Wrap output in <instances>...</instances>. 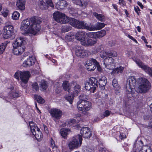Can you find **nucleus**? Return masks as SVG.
<instances>
[{
    "instance_id": "nucleus-3",
    "label": "nucleus",
    "mask_w": 152,
    "mask_h": 152,
    "mask_svg": "<svg viewBox=\"0 0 152 152\" xmlns=\"http://www.w3.org/2000/svg\"><path fill=\"white\" fill-rule=\"evenodd\" d=\"M82 137L79 134L73 137L68 144L70 150H73L80 146L82 144Z\"/></svg>"
},
{
    "instance_id": "nucleus-30",
    "label": "nucleus",
    "mask_w": 152,
    "mask_h": 152,
    "mask_svg": "<svg viewBox=\"0 0 152 152\" xmlns=\"http://www.w3.org/2000/svg\"><path fill=\"white\" fill-rule=\"evenodd\" d=\"M67 20L68 21L67 23H69L71 26L75 27L76 26V24H77L78 21L74 18L68 17Z\"/></svg>"
},
{
    "instance_id": "nucleus-54",
    "label": "nucleus",
    "mask_w": 152,
    "mask_h": 152,
    "mask_svg": "<svg viewBox=\"0 0 152 152\" xmlns=\"http://www.w3.org/2000/svg\"><path fill=\"white\" fill-rule=\"evenodd\" d=\"M83 152H94L93 150L87 147H84L83 149Z\"/></svg>"
},
{
    "instance_id": "nucleus-26",
    "label": "nucleus",
    "mask_w": 152,
    "mask_h": 152,
    "mask_svg": "<svg viewBox=\"0 0 152 152\" xmlns=\"http://www.w3.org/2000/svg\"><path fill=\"white\" fill-rule=\"evenodd\" d=\"M20 94L18 90H13L10 93L9 95V97L11 99H13L18 97Z\"/></svg>"
},
{
    "instance_id": "nucleus-53",
    "label": "nucleus",
    "mask_w": 152,
    "mask_h": 152,
    "mask_svg": "<svg viewBox=\"0 0 152 152\" xmlns=\"http://www.w3.org/2000/svg\"><path fill=\"white\" fill-rule=\"evenodd\" d=\"M115 69L117 73L118 74L119 73H121L124 70V68L121 66Z\"/></svg>"
},
{
    "instance_id": "nucleus-12",
    "label": "nucleus",
    "mask_w": 152,
    "mask_h": 152,
    "mask_svg": "<svg viewBox=\"0 0 152 152\" xmlns=\"http://www.w3.org/2000/svg\"><path fill=\"white\" fill-rule=\"evenodd\" d=\"M114 59L111 57H107L104 60V64L105 67L109 69H113L114 67Z\"/></svg>"
},
{
    "instance_id": "nucleus-58",
    "label": "nucleus",
    "mask_w": 152,
    "mask_h": 152,
    "mask_svg": "<svg viewBox=\"0 0 152 152\" xmlns=\"http://www.w3.org/2000/svg\"><path fill=\"white\" fill-rule=\"evenodd\" d=\"M119 3L120 5L122 6H124L126 5L124 0H119Z\"/></svg>"
},
{
    "instance_id": "nucleus-46",
    "label": "nucleus",
    "mask_w": 152,
    "mask_h": 152,
    "mask_svg": "<svg viewBox=\"0 0 152 152\" xmlns=\"http://www.w3.org/2000/svg\"><path fill=\"white\" fill-rule=\"evenodd\" d=\"M96 64H92V65L86 67L87 69L89 71H93L96 68Z\"/></svg>"
},
{
    "instance_id": "nucleus-45",
    "label": "nucleus",
    "mask_w": 152,
    "mask_h": 152,
    "mask_svg": "<svg viewBox=\"0 0 152 152\" xmlns=\"http://www.w3.org/2000/svg\"><path fill=\"white\" fill-rule=\"evenodd\" d=\"M86 35L88 37L91 38L96 39V32H88L86 33Z\"/></svg>"
},
{
    "instance_id": "nucleus-6",
    "label": "nucleus",
    "mask_w": 152,
    "mask_h": 152,
    "mask_svg": "<svg viewBox=\"0 0 152 152\" xmlns=\"http://www.w3.org/2000/svg\"><path fill=\"white\" fill-rule=\"evenodd\" d=\"M77 106L78 110L82 112V113L84 112L89 110L91 108V103L88 101H82L78 102Z\"/></svg>"
},
{
    "instance_id": "nucleus-47",
    "label": "nucleus",
    "mask_w": 152,
    "mask_h": 152,
    "mask_svg": "<svg viewBox=\"0 0 152 152\" xmlns=\"http://www.w3.org/2000/svg\"><path fill=\"white\" fill-rule=\"evenodd\" d=\"M6 44L3 43L0 45V54H2L4 51Z\"/></svg>"
},
{
    "instance_id": "nucleus-4",
    "label": "nucleus",
    "mask_w": 152,
    "mask_h": 152,
    "mask_svg": "<svg viewBox=\"0 0 152 152\" xmlns=\"http://www.w3.org/2000/svg\"><path fill=\"white\" fill-rule=\"evenodd\" d=\"M97 82V80L95 77H91L88 81L86 82L85 89L90 91L91 93H94L98 87Z\"/></svg>"
},
{
    "instance_id": "nucleus-50",
    "label": "nucleus",
    "mask_w": 152,
    "mask_h": 152,
    "mask_svg": "<svg viewBox=\"0 0 152 152\" xmlns=\"http://www.w3.org/2000/svg\"><path fill=\"white\" fill-rule=\"evenodd\" d=\"M32 88L34 91H37L39 90V87L38 84L37 83H32Z\"/></svg>"
},
{
    "instance_id": "nucleus-7",
    "label": "nucleus",
    "mask_w": 152,
    "mask_h": 152,
    "mask_svg": "<svg viewBox=\"0 0 152 152\" xmlns=\"http://www.w3.org/2000/svg\"><path fill=\"white\" fill-rule=\"evenodd\" d=\"M54 19L58 22L64 24L67 22V17L64 14L57 12L53 15Z\"/></svg>"
},
{
    "instance_id": "nucleus-44",
    "label": "nucleus",
    "mask_w": 152,
    "mask_h": 152,
    "mask_svg": "<svg viewBox=\"0 0 152 152\" xmlns=\"http://www.w3.org/2000/svg\"><path fill=\"white\" fill-rule=\"evenodd\" d=\"M35 96L38 102L40 103H43L44 102V100L40 96L37 95H35Z\"/></svg>"
},
{
    "instance_id": "nucleus-21",
    "label": "nucleus",
    "mask_w": 152,
    "mask_h": 152,
    "mask_svg": "<svg viewBox=\"0 0 152 152\" xmlns=\"http://www.w3.org/2000/svg\"><path fill=\"white\" fill-rule=\"evenodd\" d=\"M25 0H18L16 2V6L19 9L23 10L25 9Z\"/></svg>"
},
{
    "instance_id": "nucleus-28",
    "label": "nucleus",
    "mask_w": 152,
    "mask_h": 152,
    "mask_svg": "<svg viewBox=\"0 0 152 152\" xmlns=\"http://www.w3.org/2000/svg\"><path fill=\"white\" fill-rule=\"evenodd\" d=\"M72 84L73 85H75L73 88L74 91L72 93L75 95H77L80 91L81 87L79 84H77L75 82H73Z\"/></svg>"
},
{
    "instance_id": "nucleus-49",
    "label": "nucleus",
    "mask_w": 152,
    "mask_h": 152,
    "mask_svg": "<svg viewBox=\"0 0 152 152\" xmlns=\"http://www.w3.org/2000/svg\"><path fill=\"white\" fill-rule=\"evenodd\" d=\"M100 56L101 57L103 58L104 60L107 58L108 57L107 53L104 51H102L100 53Z\"/></svg>"
},
{
    "instance_id": "nucleus-11",
    "label": "nucleus",
    "mask_w": 152,
    "mask_h": 152,
    "mask_svg": "<svg viewBox=\"0 0 152 152\" xmlns=\"http://www.w3.org/2000/svg\"><path fill=\"white\" fill-rule=\"evenodd\" d=\"M50 113L55 120L59 119L62 115V112L61 111L56 108L51 109Z\"/></svg>"
},
{
    "instance_id": "nucleus-51",
    "label": "nucleus",
    "mask_w": 152,
    "mask_h": 152,
    "mask_svg": "<svg viewBox=\"0 0 152 152\" xmlns=\"http://www.w3.org/2000/svg\"><path fill=\"white\" fill-rule=\"evenodd\" d=\"M71 29V28L70 26H63L62 27V31L63 32H68Z\"/></svg>"
},
{
    "instance_id": "nucleus-20",
    "label": "nucleus",
    "mask_w": 152,
    "mask_h": 152,
    "mask_svg": "<svg viewBox=\"0 0 152 152\" xmlns=\"http://www.w3.org/2000/svg\"><path fill=\"white\" fill-rule=\"evenodd\" d=\"M99 83L100 87L102 89H104L107 83L106 78L105 77H102L99 80Z\"/></svg>"
},
{
    "instance_id": "nucleus-19",
    "label": "nucleus",
    "mask_w": 152,
    "mask_h": 152,
    "mask_svg": "<svg viewBox=\"0 0 152 152\" xmlns=\"http://www.w3.org/2000/svg\"><path fill=\"white\" fill-rule=\"evenodd\" d=\"M66 1L64 0L59 1L57 3L56 7L58 10L63 9L66 6Z\"/></svg>"
},
{
    "instance_id": "nucleus-9",
    "label": "nucleus",
    "mask_w": 152,
    "mask_h": 152,
    "mask_svg": "<svg viewBox=\"0 0 152 152\" xmlns=\"http://www.w3.org/2000/svg\"><path fill=\"white\" fill-rule=\"evenodd\" d=\"M75 52L76 55L81 58L88 56L91 54L90 52L88 50L83 49L78 46L76 47Z\"/></svg>"
},
{
    "instance_id": "nucleus-32",
    "label": "nucleus",
    "mask_w": 152,
    "mask_h": 152,
    "mask_svg": "<svg viewBox=\"0 0 152 152\" xmlns=\"http://www.w3.org/2000/svg\"><path fill=\"white\" fill-rule=\"evenodd\" d=\"M106 32L104 30H101L99 31L96 32V38H100L104 37L106 34Z\"/></svg>"
},
{
    "instance_id": "nucleus-13",
    "label": "nucleus",
    "mask_w": 152,
    "mask_h": 152,
    "mask_svg": "<svg viewBox=\"0 0 152 152\" xmlns=\"http://www.w3.org/2000/svg\"><path fill=\"white\" fill-rule=\"evenodd\" d=\"M80 133L85 138H89L91 135V133L89 128L88 127L82 128L80 130Z\"/></svg>"
},
{
    "instance_id": "nucleus-55",
    "label": "nucleus",
    "mask_w": 152,
    "mask_h": 152,
    "mask_svg": "<svg viewBox=\"0 0 152 152\" xmlns=\"http://www.w3.org/2000/svg\"><path fill=\"white\" fill-rule=\"evenodd\" d=\"M46 3L50 7H54V5L51 0H47L46 1Z\"/></svg>"
},
{
    "instance_id": "nucleus-2",
    "label": "nucleus",
    "mask_w": 152,
    "mask_h": 152,
    "mask_svg": "<svg viewBox=\"0 0 152 152\" xmlns=\"http://www.w3.org/2000/svg\"><path fill=\"white\" fill-rule=\"evenodd\" d=\"M150 87V83L147 79L140 78L139 79L138 87L136 91L138 93H145L149 90Z\"/></svg>"
},
{
    "instance_id": "nucleus-52",
    "label": "nucleus",
    "mask_w": 152,
    "mask_h": 152,
    "mask_svg": "<svg viewBox=\"0 0 152 152\" xmlns=\"http://www.w3.org/2000/svg\"><path fill=\"white\" fill-rule=\"evenodd\" d=\"M22 72L20 71H18L17 72H16L15 75H14V77L16 79L19 80V75L20 76V75L21 74Z\"/></svg>"
},
{
    "instance_id": "nucleus-64",
    "label": "nucleus",
    "mask_w": 152,
    "mask_h": 152,
    "mask_svg": "<svg viewBox=\"0 0 152 152\" xmlns=\"http://www.w3.org/2000/svg\"><path fill=\"white\" fill-rule=\"evenodd\" d=\"M76 122V120L74 119L71 120L68 122V123L69 124H70V125H71V123H72V124H74Z\"/></svg>"
},
{
    "instance_id": "nucleus-40",
    "label": "nucleus",
    "mask_w": 152,
    "mask_h": 152,
    "mask_svg": "<svg viewBox=\"0 0 152 152\" xmlns=\"http://www.w3.org/2000/svg\"><path fill=\"white\" fill-rule=\"evenodd\" d=\"M105 24L104 23H98L95 25L96 30H99L101 29L105 26Z\"/></svg>"
},
{
    "instance_id": "nucleus-5",
    "label": "nucleus",
    "mask_w": 152,
    "mask_h": 152,
    "mask_svg": "<svg viewBox=\"0 0 152 152\" xmlns=\"http://www.w3.org/2000/svg\"><path fill=\"white\" fill-rule=\"evenodd\" d=\"M136 84V80L134 77H131L127 79L126 85L127 94L133 93L135 91V87Z\"/></svg>"
},
{
    "instance_id": "nucleus-39",
    "label": "nucleus",
    "mask_w": 152,
    "mask_h": 152,
    "mask_svg": "<svg viewBox=\"0 0 152 152\" xmlns=\"http://www.w3.org/2000/svg\"><path fill=\"white\" fill-rule=\"evenodd\" d=\"M85 29L90 31L96 30L95 25H94L91 24L88 25L86 23Z\"/></svg>"
},
{
    "instance_id": "nucleus-1",
    "label": "nucleus",
    "mask_w": 152,
    "mask_h": 152,
    "mask_svg": "<svg viewBox=\"0 0 152 152\" xmlns=\"http://www.w3.org/2000/svg\"><path fill=\"white\" fill-rule=\"evenodd\" d=\"M41 21L34 18H28L23 20L20 29L23 34L27 35L29 34H36L39 30Z\"/></svg>"
},
{
    "instance_id": "nucleus-18",
    "label": "nucleus",
    "mask_w": 152,
    "mask_h": 152,
    "mask_svg": "<svg viewBox=\"0 0 152 152\" xmlns=\"http://www.w3.org/2000/svg\"><path fill=\"white\" fill-rule=\"evenodd\" d=\"M30 77V72L28 71L22 72L20 75V79L24 83H26Z\"/></svg>"
},
{
    "instance_id": "nucleus-62",
    "label": "nucleus",
    "mask_w": 152,
    "mask_h": 152,
    "mask_svg": "<svg viewBox=\"0 0 152 152\" xmlns=\"http://www.w3.org/2000/svg\"><path fill=\"white\" fill-rule=\"evenodd\" d=\"M45 4V3L43 1V0H40L39 2V5L40 6H42L44 5V4Z\"/></svg>"
},
{
    "instance_id": "nucleus-48",
    "label": "nucleus",
    "mask_w": 152,
    "mask_h": 152,
    "mask_svg": "<svg viewBox=\"0 0 152 152\" xmlns=\"http://www.w3.org/2000/svg\"><path fill=\"white\" fill-rule=\"evenodd\" d=\"M150 148L147 146H143L141 147L139 152H147L149 151Z\"/></svg>"
},
{
    "instance_id": "nucleus-43",
    "label": "nucleus",
    "mask_w": 152,
    "mask_h": 152,
    "mask_svg": "<svg viewBox=\"0 0 152 152\" xmlns=\"http://www.w3.org/2000/svg\"><path fill=\"white\" fill-rule=\"evenodd\" d=\"M79 98L80 100L78 102H82V101H87L88 96L86 95H81L79 96Z\"/></svg>"
},
{
    "instance_id": "nucleus-22",
    "label": "nucleus",
    "mask_w": 152,
    "mask_h": 152,
    "mask_svg": "<svg viewBox=\"0 0 152 152\" xmlns=\"http://www.w3.org/2000/svg\"><path fill=\"white\" fill-rule=\"evenodd\" d=\"M32 132L35 138L38 140L41 139L42 137V134L39 129V130H35L34 131H32Z\"/></svg>"
},
{
    "instance_id": "nucleus-24",
    "label": "nucleus",
    "mask_w": 152,
    "mask_h": 152,
    "mask_svg": "<svg viewBox=\"0 0 152 152\" xmlns=\"http://www.w3.org/2000/svg\"><path fill=\"white\" fill-rule=\"evenodd\" d=\"M73 2L77 5L83 7H86L88 4V2L86 1H84L83 0H73Z\"/></svg>"
},
{
    "instance_id": "nucleus-8",
    "label": "nucleus",
    "mask_w": 152,
    "mask_h": 152,
    "mask_svg": "<svg viewBox=\"0 0 152 152\" xmlns=\"http://www.w3.org/2000/svg\"><path fill=\"white\" fill-rule=\"evenodd\" d=\"M2 32L4 37L5 39H8L10 37L14 34V28L11 25L6 24L4 27Z\"/></svg>"
},
{
    "instance_id": "nucleus-17",
    "label": "nucleus",
    "mask_w": 152,
    "mask_h": 152,
    "mask_svg": "<svg viewBox=\"0 0 152 152\" xmlns=\"http://www.w3.org/2000/svg\"><path fill=\"white\" fill-rule=\"evenodd\" d=\"M25 47L24 45L18 46L13 47V53L16 55H18L22 53L25 50Z\"/></svg>"
},
{
    "instance_id": "nucleus-56",
    "label": "nucleus",
    "mask_w": 152,
    "mask_h": 152,
    "mask_svg": "<svg viewBox=\"0 0 152 152\" xmlns=\"http://www.w3.org/2000/svg\"><path fill=\"white\" fill-rule=\"evenodd\" d=\"M111 113V111H109L108 110H106L104 113L103 115L104 117H107L109 116Z\"/></svg>"
},
{
    "instance_id": "nucleus-61",
    "label": "nucleus",
    "mask_w": 152,
    "mask_h": 152,
    "mask_svg": "<svg viewBox=\"0 0 152 152\" xmlns=\"http://www.w3.org/2000/svg\"><path fill=\"white\" fill-rule=\"evenodd\" d=\"M134 9L135 11L137 13V14L139 15L138 12L140 11L139 7L137 6H135L134 7Z\"/></svg>"
},
{
    "instance_id": "nucleus-23",
    "label": "nucleus",
    "mask_w": 152,
    "mask_h": 152,
    "mask_svg": "<svg viewBox=\"0 0 152 152\" xmlns=\"http://www.w3.org/2000/svg\"><path fill=\"white\" fill-rule=\"evenodd\" d=\"M23 38L21 37H18L13 44V47L23 45Z\"/></svg>"
},
{
    "instance_id": "nucleus-41",
    "label": "nucleus",
    "mask_w": 152,
    "mask_h": 152,
    "mask_svg": "<svg viewBox=\"0 0 152 152\" xmlns=\"http://www.w3.org/2000/svg\"><path fill=\"white\" fill-rule=\"evenodd\" d=\"M117 56V53L114 51H110L107 53L108 57L112 58L113 57H116Z\"/></svg>"
},
{
    "instance_id": "nucleus-25",
    "label": "nucleus",
    "mask_w": 152,
    "mask_h": 152,
    "mask_svg": "<svg viewBox=\"0 0 152 152\" xmlns=\"http://www.w3.org/2000/svg\"><path fill=\"white\" fill-rule=\"evenodd\" d=\"M112 85L116 91V93L118 94L119 93L120 90V87L118 85L117 80L116 79H114L112 82Z\"/></svg>"
},
{
    "instance_id": "nucleus-36",
    "label": "nucleus",
    "mask_w": 152,
    "mask_h": 152,
    "mask_svg": "<svg viewBox=\"0 0 152 152\" xmlns=\"http://www.w3.org/2000/svg\"><path fill=\"white\" fill-rule=\"evenodd\" d=\"M86 24V23H85L84 22H80L78 21L77 23L76 24V26L75 27L79 28L84 29L85 28Z\"/></svg>"
},
{
    "instance_id": "nucleus-42",
    "label": "nucleus",
    "mask_w": 152,
    "mask_h": 152,
    "mask_svg": "<svg viewBox=\"0 0 152 152\" xmlns=\"http://www.w3.org/2000/svg\"><path fill=\"white\" fill-rule=\"evenodd\" d=\"M20 15L19 12L17 11H15L13 13L12 18L13 20H17L19 19Z\"/></svg>"
},
{
    "instance_id": "nucleus-27",
    "label": "nucleus",
    "mask_w": 152,
    "mask_h": 152,
    "mask_svg": "<svg viewBox=\"0 0 152 152\" xmlns=\"http://www.w3.org/2000/svg\"><path fill=\"white\" fill-rule=\"evenodd\" d=\"M39 83L40 88V89L41 91L45 90L48 88V83L46 81L42 80L39 82Z\"/></svg>"
},
{
    "instance_id": "nucleus-31",
    "label": "nucleus",
    "mask_w": 152,
    "mask_h": 152,
    "mask_svg": "<svg viewBox=\"0 0 152 152\" xmlns=\"http://www.w3.org/2000/svg\"><path fill=\"white\" fill-rule=\"evenodd\" d=\"M62 86L64 90L68 91L69 92H70V89L71 88V86L68 82L65 81L63 82Z\"/></svg>"
},
{
    "instance_id": "nucleus-35",
    "label": "nucleus",
    "mask_w": 152,
    "mask_h": 152,
    "mask_svg": "<svg viewBox=\"0 0 152 152\" xmlns=\"http://www.w3.org/2000/svg\"><path fill=\"white\" fill-rule=\"evenodd\" d=\"M71 94H69L68 95L66 96L65 99L69 101L71 104H72L73 102L74 96L75 95L72 92H71Z\"/></svg>"
},
{
    "instance_id": "nucleus-63",
    "label": "nucleus",
    "mask_w": 152,
    "mask_h": 152,
    "mask_svg": "<svg viewBox=\"0 0 152 152\" xmlns=\"http://www.w3.org/2000/svg\"><path fill=\"white\" fill-rule=\"evenodd\" d=\"M43 127L45 132L46 134H48L49 133V131L48 130V128L45 125H44Z\"/></svg>"
},
{
    "instance_id": "nucleus-57",
    "label": "nucleus",
    "mask_w": 152,
    "mask_h": 152,
    "mask_svg": "<svg viewBox=\"0 0 152 152\" xmlns=\"http://www.w3.org/2000/svg\"><path fill=\"white\" fill-rule=\"evenodd\" d=\"M50 146L53 149L56 148V145L55 144V142L53 140L52 138H51V140L50 143Z\"/></svg>"
},
{
    "instance_id": "nucleus-37",
    "label": "nucleus",
    "mask_w": 152,
    "mask_h": 152,
    "mask_svg": "<svg viewBox=\"0 0 152 152\" xmlns=\"http://www.w3.org/2000/svg\"><path fill=\"white\" fill-rule=\"evenodd\" d=\"M74 38H75V35L73 32H71L68 34L65 37L66 40L68 41H71Z\"/></svg>"
},
{
    "instance_id": "nucleus-33",
    "label": "nucleus",
    "mask_w": 152,
    "mask_h": 152,
    "mask_svg": "<svg viewBox=\"0 0 152 152\" xmlns=\"http://www.w3.org/2000/svg\"><path fill=\"white\" fill-rule=\"evenodd\" d=\"M93 15L99 20L101 21H104L105 20V17L101 14H98L96 12H94Z\"/></svg>"
},
{
    "instance_id": "nucleus-10",
    "label": "nucleus",
    "mask_w": 152,
    "mask_h": 152,
    "mask_svg": "<svg viewBox=\"0 0 152 152\" xmlns=\"http://www.w3.org/2000/svg\"><path fill=\"white\" fill-rule=\"evenodd\" d=\"M134 61L140 67L147 73H148L151 76H152V69L148 65L145 64L140 60H136Z\"/></svg>"
},
{
    "instance_id": "nucleus-29",
    "label": "nucleus",
    "mask_w": 152,
    "mask_h": 152,
    "mask_svg": "<svg viewBox=\"0 0 152 152\" xmlns=\"http://www.w3.org/2000/svg\"><path fill=\"white\" fill-rule=\"evenodd\" d=\"M70 132V130L69 129L63 128L61 130V136L65 139L67 138V135Z\"/></svg>"
},
{
    "instance_id": "nucleus-16",
    "label": "nucleus",
    "mask_w": 152,
    "mask_h": 152,
    "mask_svg": "<svg viewBox=\"0 0 152 152\" xmlns=\"http://www.w3.org/2000/svg\"><path fill=\"white\" fill-rule=\"evenodd\" d=\"M97 43L96 39H93L86 38L85 40L82 42V45L86 46H94Z\"/></svg>"
},
{
    "instance_id": "nucleus-14",
    "label": "nucleus",
    "mask_w": 152,
    "mask_h": 152,
    "mask_svg": "<svg viewBox=\"0 0 152 152\" xmlns=\"http://www.w3.org/2000/svg\"><path fill=\"white\" fill-rule=\"evenodd\" d=\"M86 33L82 31H79L75 35V38L77 40L82 42L86 39Z\"/></svg>"
},
{
    "instance_id": "nucleus-60",
    "label": "nucleus",
    "mask_w": 152,
    "mask_h": 152,
    "mask_svg": "<svg viewBox=\"0 0 152 152\" xmlns=\"http://www.w3.org/2000/svg\"><path fill=\"white\" fill-rule=\"evenodd\" d=\"M119 137L121 140H122L126 138V135L124 133H121L119 135Z\"/></svg>"
},
{
    "instance_id": "nucleus-34",
    "label": "nucleus",
    "mask_w": 152,
    "mask_h": 152,
    "mask_svg": "<svg viewBox=\"0 0 152 152\" xmlns=\"http://www.w3.org/2000/svg\"><path fill=\"white\" fill-rule=\"evenodd\" d=\"M96 64V65L98 64V62L94 59L91 58L88 61H87L86 62V63L85 65L86 67H88L90 65H92V64Z\"/></svg>"
},
{
    "instance_id": "nucleus-38",
    "label": "nucleus",
    "mask_w": 152,
    "mask_h": 152,
    "mask_svg": "<svg viewBox=\"0 0 152 152\" xmlns=\"http://www.w3.org/2000/svg\"><path fill=\"white\" fill-rule=\"evenodd\" d=\"M29 125L31 132H32V131H34L35 130H39V128L37 127L36 125L33 122H29Z\"/></svg>"
},
{
    "instance_id": "nucleus-59",
    "label": "nucleus",
    "mask_w": 152,
    "mask_h": 152,
    "mask_svg": "<svg viewBox=\"0 0 152 152\" xmlns=\"http://www.w3.org/2000/svg\"><path fill=\"white\" fill-rule=\"evenodd\" d=\"M2 15L5 17H6L8 15V11L6 10V11H3L1 12Z\"/></svg>"
},
{
    "instance_id": "nucleus-15",
    "label": "nucleus",
    "mask_w": 152,
    "mask_h": 152,
    "mask_svg": "<svg viewBox=\"0 0 152 152\" xmlns=\"http://www.w3.org/2000/svg\"><path fill=\"white\" fill-rule=\"evenodd\" d=\"M36 59L34 57H29L27 60L23 64V66L25 67H27L32 66L34 64Z\"/></svg>"
}]
</instances>
